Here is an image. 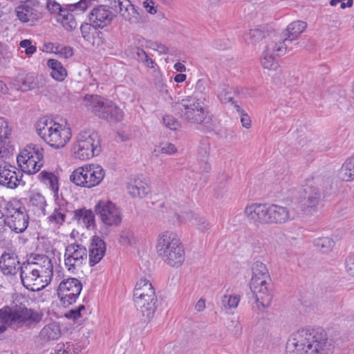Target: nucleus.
<instances>
[{
  "label": "nucleus",
  "instance_id": "nucleus-27",
  "mask_svg": "<svg viewBox=\"0 0 354 354\" xmlns=\"http://www.w3.org/2000/svg\"><path fill=\"white\" fill-rule=\"evenodd\" d=\"M14 88L21 91H27L36 86L35 77L31 73H20L11 80Z\"/></svg>",
  "mask_w": 354,
  "mask_h": 354
},
{
  "label": "nucleus",
  "instance_id": "nucleus-20",
  "mask_svg": "<svg viewBox=\"0 0 354 354\" xmlns=\"http://www.w3.org/2000/svg\"><path fill=\"white\" fill-rule=\"evenodd\" d=\"M22 174L6 162H0V185L8 189L17 188L22 180Z\"/></svg>",
  "mask_w": 354,
  "mask_h": 354
},
{
  "label": "nucleus",
  "instance_id": "nucleus-4",
  "mask_svg": "<svg viewBox=\"0 0 354 354\" xmlns=\"http://www.w3.org/2000/svg\"><path fill=\"white\" fill-rule=\"evenodd\" d=\"M252 276L250 287L255 298L257 308L261 310L268 307L272 301V296L268 287V280H270L266 266L256 261L252 266Z\"/></svg>",
  "mask_w": 354,
  "mask_h": 354
},
{
  "label": "nucleus",
  "instance_id": "nucleus-46",
  "mask_svg": "<svg viewBox=\"0 0 354 354\" xmlns=\"http://www.w3.org/2000/svg\"><path fill=\"white\" fill-rule=\"evenodd\" d=\"M133 53L136 55V59L139 62H142L149 68H154L155 63L153 60L147 55L143 49L136 47L133 49Z\"/></svg>",
  "mask_w": 354,
  "mask_h": 354
},
{
  "label": "nucleus",
  "instance_id": "nucleus-1",
  "mask_svg": "<svg viewBox=\"0 0 354 354\" xmlns=\"http://www.w3.org/2000/svg\"><path fill=\"white\" fill-rule=\"evenodd\" d=\"M334 345L322 328H304L292 333L287 344L288 354H332Z\"/></svg>",
  "mask_w": 354,
  "mask_h": 354
},
{
  "label": "nucleus",
  "instance_id": "nucleus-9",
  "mask_svg": "<svg viewBox=\"0 0 354 354\" xmlns=\"http://www.w3.org/2000/svg\"><path fill=\"white\" fill-rule=\"evenodd\" d=\"M5 212V226L12 232L23 233L29 224V216L25 206L19 201H8L3 208Z\"/></svg>",
  "mask_w": 354,
  "mask_h": 354
},
{
  "label": "nucleus",
  "instance_id": "nucleus-36",
  "mask_svg": "<svg viewBox=\"0 0 354 354\" xmlns=\"http://www.w3.org/2000/svg\"><path fill=\"white\" fill-rule=\"evenodd\" d=\"M339 177L344 181L354 180V154L348 158L339 171Z\"/></svg>",
  "mask_w": 354,
  "mask_h": 354
},
{
  "label": "nucleus",
  "instance_id": "nucleus-32",
  "mask_svg": "<svg viewBox=\"0 0 354 354\" xmlns=\"http://www.w3.org/2000/svg\"><path fill=\"white\" fill-rule=\"evenodd\" d=\"M73 219L79 224L84 225L87 228L95 224L94 213L91 209H86L85 207L74 209Z\"/></svg>",
  "mask_w": 354,
  "mask_h": 354
},
{
  "label": "nucleus",
  "instance_id": "nucleus-30",
  "mask_svg": "<svg viewBox=\"0 0 354 354\" xmlns=\"http://www.w3.org/2000/svg\"><path fill=\"white\" fill-rule=\"evenodd\" d=\"M61 336L59 324L56 322H50L43 327L39 333L40 339L44 342L56 340Z\"/></svg>",
  "mask_w": 354,
  "mask_h": 354
},
{
  "label": "nucleus",
  "instance_id": "nucleus-45",
  "mask_svg": "<svg viewBox=\"0 0 354 354\" xmlns=\"http://www.w3.org/2000/svg\"><path fill=\"white\" fill-rule=\"evenodd\" d=\"M314 244L323 253H327L334 246V241L329 237L318 238L314 241Z\"/></svg>",
  "mask_w": 354,
  "mask_h": 354
},
{
  "label": "nucleus",
  "instance_id": "nucleus-43",
  "mask_svg": "<svg viewBox=\"0 0 354 354\" xmlns=\"http://www.w3.org/2000/svg\"><path fill=\"white\" fill-rule=\"evenodd\" d=\"M274 56V55L265 49L261 59V64L262 66L268 70H276L279 65L275 61Z\"/></svg>",
  "mask_w": 354,
  "mask_h": 354
},
{
  "label": "nucleus",
  "instance_id": "nucleus-21",
  "mask_svg": "<svg viewBox=\"0 0 354 354\" xmlns=\"http://www.w3.org/2000/svg\"><path fill=\"white\" fill-rule=\"evenodd\" d=\"M133 301L136 307L142 313L144 322H150L154 317L158 306L156 295L143 296L142 297L134 299Z\"/></svg>",
  "mask_w": 354,
  "mask_h": 354
},
{
  "label": "nucleus",
  "instance_id": "nucleus-54",
  "mask_svg": "<svg viewBox=\"0 0 354 354\" xmlns=\"http://www.w3.org/2000/svg\"><path fill=\"white\" fill-rule=\"evenodd\" d=\"M160 151L167 155L174 154L177 151V149L174 145L170 142H163L159 146Z\"/></svg>",
  "mask_w": 354,
  "mask_h": 354
},
{
  "label": "nucleus",
  "instance_id": "nucleus-8",
  "mask_svg": "<svg viewBox=\"0 0 354 354\" xmlns=\"http://www.w3.org/2000/svg\"><path fill=\"white\" fill-rule=\"evenodd\" d=\"M180 118L192 124H203L209 119V113L204 103L195 98L185 97L175 104Z\"/></svg>",
  "mask_w": 354,
  "mask_h": 354
},
{
  "label": "nucleus",
  "instance_id": "nucleus-48",
  "mask_svg": "<svg viewBox=\"0 0 354 354\" xmlns=\"http://www.w3.org/2000/svg\"><path fill=\"white\" fill-rule=\"evenodd\" d=\"M54 53L58 55L62 58H69L73 55V50L70 46H64L60 44H56Z\"/></svg>",
  "mask_w": 354,
  "mask_h": 354
},
{
  "label": "nucleus",
  "instance_id": "nucleus-38",
  "mask_svg": "<svg viewBox=\"0 0 354 354\" xmlns=\"http://www.w3.org/2000/svg\"><path fill=\"white\" fill-rule=\"evenodd\" d=\"M307 24H289L286 29L281 34L290 39V42L296 39L299 35L306 28Z\"/></svg>",
  "mask_w": 354,
  "mask_h": 354
},
{
  "label": "nucleus",
  "instance_id": "nucleus-39",
  "mask_svg": "<svg viewBox=\"0 0 354 354\" xmlns=\"http://www.w3.org/2000/svg\"><path fill=\"white\" fill-rule=\"evenodd\" d=\"M207 81L204 79H200L196 82L195 89L192 95L187 96L189 98H195L199 102H205L207 99Z\"/></svg>",
  "mask_w": 354,
  "mask_h": 354
},
{
  "label": "nucleus",
  "instance_id": "nucleus-29",
  "mask_svg": "<svg viewBox=\"0 0 354 354\" xmlns=\"http://www.w3.org/2000/svg\"><path fill=\"white\" fill-rule=\"evenodd\" d=\"M11 129L8 127L7 121L0 117V158L9 156L12 151L11 147L6 145V140L10 135Z\"/></svg>",
  "mask_w": 354,
  "mask_h": 354
},
{
  "label": "nucleus",
  "instance_id": "nucleus-6",
  "mask_svg": "<svg viewBox=\"0 0 354 354\" xmlns=\"http://www.w3.org/2000/svg\"><path fill=\"white\" fill-rule=\"evenodd\" d=\"M36 129L40 138L55 149L64 147L71 137L69 129L53 120L40 119L37 123Z\"/></svg>",
  "mask_w": 354,
  "mask_h": 354
},
{
  "label": "nucleus",
  "instance_id": "nucleus-60",
  "mask_svg": "<svg viewBox=\"0 0 354 354\" xmlns=\"http://www.w3.org/2000/svg\"><path fill=\"white\" fill-rule=\"evenodd\" d=\"M46 8L50 14L57 15L60 10L61 5L55 1V0H48L46 4Z\"/></svg>",
  "mask_w": 354,
  "mask_h": 354
},
{
  "label": "nucleus",
  "instance_id": "nucleus-22",
  "mask_svg": "<svg viewBox=\"0 0 354 354\" xmlns=\"http://www.w3.org/2000/svg\"><path fill=\"white\" fill-rule=\"evenodd\" d=\"M295 214L286 207L269 204V225L283 224L295 218Z\"/></svg>",
  "mask_w": 354,
  "mask_h": 354
},
{
  "label": "nucleus",
  "instance_id": "nucleus-58",
  "mask_svg": "<svg viewBox=\"0 0 354 354\" xmlns=\"http://www.w3.org/2000/svg\"><path fill=\"white\" fill-rule=\"evenodd\" d=\"M71 12H73L68 9V4H67L66 6H61L57 15L62 17L64 20L72 21L73 19V16Z\"/></svg>",
  "mask_w": 354,
  "mask_h": 354
},
{
  "label": "nucleus",
  "instance_id": "nucleus-64",
  "mask_svg": "<svg viewBox=\"0 0 354 354\" xmlns=\"http://www.w3.org/2000/svg\"><path fill=\"white\" fill-rule=\"evenodd\" d=\"M132 3L129 0H119L118 1V11L122 15V9L127 10Z\"/></svg>",
  "mask_w": 354,
  "mask_h": 354
},
{
  "label": "nucleus",
  "instance_id": "nucleus-62",
  "mask_svg": "<svg viewBox=\"0 0 354 354\" xmlns=\"http://www.w3.org/2000/svg\"><path fill=\"white\" fill-rule=\"evenodd\" d=\"M7 229L5 227V212L0 210V241L5 238Z\"/></svg>",
  "mask_w": 354,
  "mask_h": 354
},
{
  "label": "nucleus",
  "instance_id": "nucleus-25",
  "mask_svg": "<svg viewBox=\"0 0 354 354\" xmlns=\"http://www.w3.org/2000/svg\"><path fill=\"white\" fill-rule=\"evenodd\" d=\"M106 245L104 241L98 236H93L89 248V265L94 266L98 263L104 256Z\"/></svg>",
  "mask_w": 354,
  "mask_h": 354
},
{
  "label": "nucleus",
  "instance_id": "nucleus-5",
  "mask_svg": "<svg viewBox=\"0 0 354 354\" xmlns=\"http://www.w3.org/2000/svg\"><path fill=\"white\" fill-rule=\"evenodd\" d=\"M82 105L95 116L108 122H120L123 111L111 100L97 95H86Z\"/></svg>",
  "mask_w": 354,
  "mask_h": 354
},
{
  "label": "nucleus",
  "instance_id": "nucleus-10",
  "mask_svg": "<svg viewBox=\"0 0 354 354\" xmlns=\"http://www.w3.org/2000/svg\"><path fill=\"white\" fill-rule=\"evenodd\" d=\"M17 161L23 172L36 174L44 165V149L39 145L30 144L20 152Z\"/></svg>",
  "mask_w": 354,
  "mask_h": 354
},
{
  "label": "nucleus",
  "instance_id": "nucleus-40",
  "mask_svg": "<svg viewBox=\"0 0 354 354\" xmlns=\"http://www.w3.org/2000/svg\"><path fill=\"white\" fill-rule=\"evenodd\" d=\"M55 203V209L66 216L67 213L73 215L74 212V206L72 203H68L65 200L62 196H59V194L53 196Z\"/></svg>",
  "mask_w": 354,
  "mask_h": 354
},
{
  "label": "nucleus",
  "instance_id": "nucleus-16",
  "mask_svg": "<svg viewBox=\"0 0 354 354\" xmlns=\"http://www.w3.org/2000/svg\"><path fill=\"white\" fill-rule=\"evenodd\" d=\"M20 278L23 286L31 291H38L46 288L44 280L40 278L39 272L32 268L27 261L21 266Z\"/></svg>",
  "mask_w": 354,
  "mask_h": 354
},
{
  "label": "nucleus",
  "instance_id": "nucleus-51",
  "mask_svg": "<svg viewBox=\"0 0 354 354\" xmlns=\"http://www.w3.org/2000/svg\"><path fill=\"white\" fill-rule=\"evenodd\" d=\"M48 222L55 225H62L66 221V216L63 212H59L55 208L51 215L48 217Z\"/></svg>",
  "mask_w": 354,
  "mask_h": 354
},
{
  "label": "nucleus",
  "instance_id": "nucleus-41",
  "mask_svg": "<svg viewBox=\"0 0 354 354\" xmlns=\"http://www.w3.org/2000/svg\"><path fill=\"white\" fill-rule=\"evenodd\" d=\"M105 25L97 24L94 26L93 24H82L80 30L84 39L89 40L91 37H94L95 35L98 34V29L103 28Z\"/></svg>",
  "mask_w": 354,
  "mask_h": 354
},
{
  "label": "nucleus",
  "instance_id": "nucleus-34",
  "mask_svg": "<svg viewBox=\"0 0 354 354\" xmlns=\"http://www.w3.org/2000/svg\"><path fill=\"white\" fill-rule=\"evenodd\" d=\"M269 35V30L263 25L257 26L245 33V39L248 43L255 45Z\"/></svg>",
  "mask_w": 354,
  "mask_h": 354
},
{
  "label": "nucleus",
  "instance_id": "nucleus-23",
  "mask_svg": "<svg viewBox=\"0 0 354 354\" xmlns=\"http://www.w3.org/2000/svg\"><path fill=\"white\" fill-rule=\"evenodd\" d=\"M17 255L14 253L3 252L0 257V270L6 276H14L21 270Z\"/></svg>",
  "mask_w": 354,
  "mask_h": 354
},
{
  "label": "nucleus",
  "instance_id": "nucleus-42",
  "mask_svg": "<svg viewBox=\"0 0 354 354\" xmlns=\"http://www.w3.org/2000/svg\"><path fill=\"white\" fill-rule=\"evenodd\" d=\"M232 88L229 85L223 84L218 87L217 97L223 104L232 102L233 101Z\"/></svg>",
  "mask_w": 354,
  "mask_h": 354
},
{
  "label": "nucleus",
  "instance_id": "nucleus-13",
  "mask_svg": "<svg viewBox=\"0 0 354 354\" xmlns=\"http://www.w3.org/2000/svg\"><path fill=\"white\" fill-rule=\"evenodd\" d=\"M64 257V265L68 271L75 273L77 268L86 263L87 250L81 244L71 243L66 247Z\"/></svg>",
  "mask_w": 354,
  "mask_h": 354
},
{
  "label": "nucleus",
  "instance_id": "nucleus-12",
  "mask_svg": "<svg viewBox=\"0 0 354 354\" xmlns=\"http://www.w3.org/2000/svg\"><path fill=\"white\" fill-rule=\"evenodd\" d=\"M95 213L106 226H118L122 219L121 209L112 201L100 200L95 206Z\"/></svg>",
  "mask_w": 354,
  "mask_h": 354
},
{
  "label": "nucleus",
  "instance_id": "nucleus-55",
  "mask_svg": "<svg viewBox=\"0 0 354 354\" xmlns=\"http://www.w3.org/2000/svg\"><path fill=\"white\" fill-rule=\"evenodd\" d=\"M85 310L84 305H80L77 308L71 309L65 314V317L68 319L76 320L81 317V311Z\"/></svg>",
  "mask_w": 354,
  "mask_h": 354
},
{
  "label": "nucleus",
  "instance_id": "nucleus-26",
  "mask_svg": "<svg viewBox=\"0 0 354 354\" xmlns=\"http://www.w3.org/2000/svg\"><path fill=\"white\" fill-rule=\"evenodd\" d=\"M128 192L133 197L144 198L150 192L147 180L143 177H137L127 186Z\"/></svg>",
  "mask_w": 354,
  "mask_h": 354
},
{
  "label": "nucleus",
  "instance_id": "nucleus-3",
  "mask_svg": "<svg viewBox=\"0 0 354 354\" xmlns=\"http://www.w3.org/2000/svg\"><path fill=\"white\" fill-rule=\"evenodd\" d=\"M156 251L162 260L171 267H179L185 261L184 247L178 235L166 231L158 236Z\"/></svg>",
  "mask_w": 354,
  "mask_h": 354
},
{
  "label": "nucleus",
  "instance_id": "nucleus-52",
  "mask_svg": "<svg viewBox=\"0 0 354 354\" xmlns=\"http://www.w3.org/2000/svg\"><path fill=\"white\" fill-rule=\"evenodd\" d=\"M162 120L165 127L171 130L176 131L180 127V122L172 115H165L163 117Z\"/></svg>",
  "mask_w": 354,
  "mask_h": 354
},
{
  "label": "nucleus",
  "instance_id": "nucleus-44",
  "mask_svg": "<svg viewBox=\"0 0 354 354\" xmlns=\"http://www.w3.org/2000/svg\"><path fill=\"white\" fill-rule=\"evenodd\" d=\"M209 151L207 147H201L198 150V163L200 169L203 172H209L211 170V165L208 162Z\"/></svg>",
  "mask_w": 354,
  "mask_h": 354
},
{
  "label": "nucleus",
  "instance_id": "nucleus-17",
  "mask_svg": "<svg viewBox=\"0 0 354 354\" xmlns=\"http://www.w3.org/2000/svg\"><path fill=\"white\" fill-rule=\"evenodd\" d=\"M32 268L39 273L45 284H49L53 276V266L51 259L46 254L31 253L26 261Z\"/></svg>",
  "mask_w": 354,
  "mask_h": 354
},
{
  "label": "nucleus",
  "instance_id": "nucleus-15",
  "mask_svg": "<svg viewBox=\"0 0 354 354\" xmlns=\"http://www.w3.org/2000/svg\"><path fill=\"white\" fill-rule=\"evenodd\" d=\"M82 290V284L77 278H68L59 285L57 295L62 305L68 306L75 303Z\"/></svg>",
  "mask_w": 354,
  "mask_h": 354
},
{
  "label": "nucleus",
  "instance_id": "nucleus-14",
  "mask_svg": "<svg viewBox=\"0 0 354 354\" xmlns=\"http://www.w3.org/2000/svg\"><path fill=\"white\" fill-rule=\"evenodd\" d=\"M322 198V194L317 185L308 180L297 200V207L302 212H315Z\"/></svg>",
  "mask_w": 354,
  "mask_h": 354
},
{
  "label": "nucleus",
  "instance_id": "nucleus-49",
  "mask_svg": "<svg viewBox=\"0 0 354 354\" xmlns=\"http://www.w3.org/2000/svg\"><path fill=\"white\" fill-rule=\"evenodd\" d=\"M239 301V297L236 295H224L221 302L225 308H235L237 307Z\"/></svg>",
  "mask_w": 354,
  "mask_h": 354
},
{
  "label": "nucleus",
  "instance_id": "nucleus-2",
  "mask_svg": "<svg viewBox=\"0 0 354 354\" xmlns=\"http://www.w3.org/2000/svg\"><path fill=\"white\" fill-rule=\"evenodd\" d=\"M42 317L41 312L28 308L22 303L4 306L0 309V339L8 326L15 330L30 328L40 322Z\"/></svg>",
  "mask_w": 354,
  "mask_h": 354
},
{
  "label": "nucleus",
  "instance_id": "nucleus-7",
  "mask_svg": "<svg viewBox=\"0 0 354 354\" xmlns=\"http://www.w3.org/2000/svg\"><path fill=\"white\" fill-rule=\"evenodd\" d=\"M71 151L75 158L82 160L96 156L102 151L100 136L91 130L82 131L76 136Z\"/></svg>",
  "mask_w": 354,
  "mask_h": 354
},
{
  "label": "nucleus",
  "instance_id": "nucleus-47",
  "mask_svg": "<svg viewBox=\"0 0 354 354\" xmlns=\"http://www.w3.org/2000/svg\"><path fill=\"white\" fill-rule=\"evenodd\" d=\"M121 16L123 19L129 22H133L138 19L139 13L136 10L134 6L132 4L127 10L122 9Z\"/></svg>",
  "mask_w": 354,
  "mask_h": 354
},
{
  "label": "nucleus",
  "instance_id": "nucleus-31",
  "mask_svg": "<svg viewBox=\"0 0 354 354\" xmlns=\"http://www.w3.org/2000/svg\"><path fill=\"white\" fill-rule=\"evenodd\" d=\"M115 15L104 5L95 7L88 15L90 22L111 21Z\"/></svg>",
  "mask_w": 354,
  "mask_h": 354
},
{
  "label": "nucleus",
  "instance_id": "nucleus-59",
  "mask_svg": "<svg viewBox=\"0 0 354 354\" xmlns=\"http://www.w3.org/2000/svg\"><path fill=\"white\" fill-rule=\"evenodd\" d=\"M346 271L351 276L354 277V253L350 254L345 260Z\"/></svg>",
  "mask_w": 354,
  "mask_h": 354
},
{
  "label": "nucleus",
  "instance_id": "nucleus-56",
  "mask_svg": "<svg viewBox=\"0 0 354 354\" xmlns=\"http://www.w3.org/2000/svg\"><path fill=\"white\" fill-rule=\"evenodd\" d=\"M216 134L220 138L225 139L227 141L232 140L235 137L234 131L226 128L219 129L218 132H216Z\"/></svg>",
  "mask_w": 354,
  "mask_h": 354
},
{
  "label": "nucleus",
  "instance_id": "nucleus-37",
  "mask_svg": "<svg viewBox=\"0 0 354 354\" xmlns=\"http://www.w3.org/2000/svg\"><path fill=\"white\" fill-rule=\"evenodd\" d=\"M47 66L51 69L52 77L57 81H63L67 76V71L59 61L50 59L47 62Z\"/></svg>",
  "mask_w": 354,
  "mask_h": 354
},
{
  "label": "nucleus",
  "instance_id": "nucleus-61",
  "mask_svg": "<svg viewBox=\"0 0 354 354\" xmlns=\"http://www.w3.org/2000/svg\"><path fill=\"white\" fill-rule=\"evenodd\" d=\"M194 219L196 221V227L200 231L205 232L209 229L210 225L205 218L194 217Z\"/></svg>",
  "mask_w": 354,
  "mask_h": 354
},
{
  "label": "nucleus",
  "instance_id": "nucleus-63",
  "mask_svg": "<svg viewBox=\"0 0 354 354\" xmlns=\"http://www.w3.org/2000/svg\"><path fill=\"white\" fill-rule=\"evenodd\" d=\"M143 7L150 14H155L157 12L155 3L152 0H145L143 2Z\"/></svg>",
  "mask_w": 354,
  "mask_h": 354
},
{
  "label": "nucleus",
  "instance_id": "nucleus-53",
  "mask_svg": "<svg viewBox=\"0 0 354 354\" xmlns=\"http://www.w3.org/2000/svg\"><path fill=\"white\" fill-rule=\"evenodd\" d=\"M19 46L21 48H25V53L28 56L32 55L37 50L36 46L32 45L31 41L29 39H24L21 41L19 43Z\"/></svg>",
  "mask_w": 354,
  "mask_h": 354
},
{
  "label": "nucleus",
  "instance_id": "nucleus-57",
  "mask_svg": "<svg viewBox=\"0 0 354 354\" xmlns=\"http://www.w3.org/2000/svg\"><path fill=\"white\" fill-rule=\"evenodd\" d=\"M229 176L225 172L219 174L216 180V187L218 189H225L226 187V183L228 180Z\"/></svg>",
  "mask_w": 354,
  "mask_h": 354
},
{
  "label": "nucleus",
  "instance_id": "nucleus-50",
  "mask_svg": "<svg viewBox=\"0 0 354 354\" xmlns=\"http://www.w3.org/2000/svg\"><path fill=\"white\" fill-rule=\"evenodd\" d=\"M120 243L123 245H130L135 243V238L130 230H124L120 233Z\"/></svg>",
  "mask_w": 354,
  "mask_h": 354
},
{
  "label": "nucleus",
  "instance_id": "nucleus-35",
  "mask_svg": "<svg viewBox=\"0 0 354 354\" xmlns=\"http://www.w3.org/2000/svg\"><path fill=\"white\" fill-rule=\"evenodd\" d=\"M156 295L155 288L151 283L145 278L140 279L136 284L133 291V299L142 297L143 295Z\"/></svg>",
  "mask_w": 354,
  "mask_h": 354
},
{
  "label": "nucleus",
  "instance_id": "nucleus-11",
  "mask_svg": "<svg viewBox=\"0 0 354 354\" xmlns=\"http://www.w3.org/2000/svg\"><path fill=\"white\" fill-rule=\"evenodd\" d=\"M105 171L99 165H89L75 169L70 180L77 186L91 188L99 185L104 178Z\"/></svg>",
  "mask_w": 354,
  "mask_h": 354
},
{
  "label": "nucleus",
  "instance_id": "nucleus-24",
  "mask_svg": "<svg viewBox=\"0 0 354 354\" xmlns=\"http://www.w3.org/2000/svg\"><path fill=\"white\" fill-rule=\"evenodd\" d=\"M290 39H287L281 34L274 35L272 40L266 45V48L268 52L275 56H283L287 51L291 50Z\"/></svg>",
  "mask_w": 354,
  "mask_h": 354
},
{
  "label": "nucleus",
  "instance_id": "nucleus-33",
  "mask_svg": "<svg viewBox=\"0 0 354 354\" xmlns=\"http://www.w3.org/2000/svg\"><path fill=\"white\" fill-rule=\"evenodd\" d=\"M38 179L48 187L53 196L59 194V178L54 173L44 170L38 175Z\"/></svg>",
  "mask_w": 354,
  "mask_h": 354
},
{
  "label": "nucleus",
  "instance_id": "nucleus-19",
  "mask_svg": "<svg viewBox=\"0 0 354 354\" xmlns=\"http://www.w3.org/2000/svg\"><path fill=\"white\" fill-rule=\"evenodd\" d=\"M42 6L37 0H27L15 9L16 15L21 22H34L41 16Z\"/></svg>",
  "mask_w": 354,
  "mask_h": 354
},
{
  "label": "nucleus",
  "instance_id": "nucleus-28",
  "mask_svg": "<svg viewBox=\"0 0 354 354\" xmlns=\"http://www.w3.org/2000/svg\"><path fill=\"white\" fill-rule=\"evenodd\" d=\"M28 207L37 216L46 215L47 203L45 197L39 192H32L29 197Z\"/></svg>",
  "mask_w": 354,
  "mask_h": 354
},
{
  "label": "nucleus",
  "instance_id": "nucleus-18",
  "mask_svg": "<svg viewBox=\"0 0 354 354\" xmlns=\"http://www.w3.org/2000/svg\"><path fill=\"white\" fill-rule=\"evenodd\" d=\"M245 217L255 225H269V204L252 203L247 205L244 210Z\"/></svg>",
  "mask_w": 354,
  "mask_h": 354
}]
</instances>
